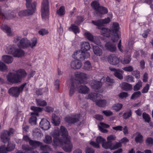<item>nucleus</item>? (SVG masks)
Returning a JSON list of instances; mask_svg holds the SVG:
<instances>
[{
	"label": "nucleus",
	"mask_w": 153,
	"mask_h": 153,
	"mask_svg": "<svg viewBox=\"0 0 153 153\" xmlns=\"http://www.w3.org/2000/svg\"><path fill=\"white\" fill-rule=\"evenodd\" d=\"M119 28L118 23H114L111 30L103 27L100 29L101 30L100 32L102 36L107 37H109L113 42H115L117 41L119 38L117 33Z\"/></svg>",
	"instance_id": "nucleus-1"
},
{
	"label": "nucleus",
	"mask_w": 153,
	"mask_h": 153,
	"mask_svg": "<svg viewBox=\"0 0 153 153\" xmlns=\"http://www.w3.org/2000/svg\"><path fill=\"white\" fill-rule=\"evenodd\" d=\"M27 74L23 69H19L13 73H10L7 76V80L12 83L20 82L22 79L25 78Z\"/></svg>",
	"instance_id": "nucleus-2"
},
{
	"label": "nucleus",
	"mask_w": 153,
	"mask_h": 153,
	"mask_svg": "<svg viewBox=\"0 0 153 153\" xmlns=\"http://www.w3.org/2000/svg\"><path fill=\"white\" fill-rule=\"evenodd\" d=\"M82 84H84L79 83V81L77 80H72L70 87L69 96L70 97L72 96L76 89L78 90L79 93L84 94H87L89 91V89L86 86Z\"/></svg>",
	"instance_id": "nucleus-3"
},
{
	"label": "nucleus",
	"mask_w": 153,
	"mask_h": 153,
	"mask_svg": "<svg viewBox=\"0 0 153 153\" xmlns=\"http://www.w3.org/2000/svg\"><path fill=\"white\" fill-rule=\"evenodd\" d=\"M60 130L62 133V136L65 137L63 145H62L63 149L66 152H70L72 150L73 146L70 141L67 130L63 126L60 127Z\"/></svg>",
	"instance_id": "nucleus-4"
},
{
	"label": "nucleus",
	"mask_w": 153,
	"mask_h": 153,
	"mask_svg": "<svg viewBox=\"0 0 153 153\" xmlns=\"http://www.w3.org/2000/svg\"><path fill=\"white\" fill-rule=\"evenodd\" d=\"M32 0H26V7L27 10L20 11L18 14L20 16H30L33 14L36 10V3L34 1L31 4Z\"/></svg>",
	"instance_id": "nucleus-5"
},
{
	"label": "nucleus",
	"mask_w": 153,
	"mask_h": 153,
	"mask_svg": "<svg viewBox=\"0 0 153 153\" xmlns=\"http://www.w3.org/2000/svg\"><path fill=\"white\" fill-rule=\"evenodd\" d=\"M37 42V38H33L30 42L26 38H22L20 41L17 43L18 46L21 48H26L29 47L33 48L36 46Z\"/></svg>",
	"instance_id": "nucleus-6"
},
{
	"label": "nucleus",
	"mask_w": 153,
	"mask_h": 153,
	"mask_svg": "<svg viewBox=\"0 0 153 153\" xmlns=\"http://www.w3.org/2000/svg\"><path fill=\"white\" fill-rule=\"evenodd\" d=\"M92 7L95 10L94 14L97 16L107 13L108 10L107 8L100 5L98 2L97 1H92L91 4Z\"/></svg>",
	"instance_id": "nucleus-7"
},
{
	"label": "nucleus",
	"mask_w": 153,
	"mask_h": 153,
	"mask_svg": "<svg viewBox=\"0 0 153 153\" xmlns=\"http://www.w3.org/2000/svg\"><path fill=\"white\" fill-rule=\"evenodd\" d=\"M30 109L33 110V112L31 113L30 114L32 116L29 118V122L31 125H36V123L37 118L33 115L38 116L39 112H41L42 110V109L40 107L32 106L30 107Z\"/></svg>",
	"instance_id": "nucleus-8"
},
{
	"label": "nucleus",
	"mask_w": 153,
	"mask_h": 153,
	"mask_svg": "<svg viewBox=\"0 0 153 153\" xmlns=\"http://www.w3.org/2000/svg\"><path fill=\"white\" fill-rule=\"evenodd\" d=\"M90 56L89 53L85 52L81 50L76 51L74 53L73 56L74 59L79 61L84 60Z\"/></svg>",
	"instance_id": "nucleus-9"
},
{
	"label": "nucleus",
	"mask_w": 153,
	"mask_h": 153,
	"mask_svg": "<svg viewBox=\"0 0 153 153\" xmlns=\"http://www.w3.org/2000/svg\"><path fill=\"white\" fill-rule=\"evenodd\" d=\"M41 15L42 18L45 19L49 15V2L48 0H43L41 7Z\"/></svg>",
	"instance_id": "nucleus-10"
},
{
	"label": "nucleus",
	"mask_w": 153,
	"mask_h": 153,
	"mask_svg": "<svg viewBox=\"0 0 153 153\" xmlns=\"http://www.w3.org/2000/svg\"><path fill=\"white\" fill-rule=\"evenodd\" d=\"M26 84L25 83L19 87H14L10 88L8 90L9 94L15 97H18L20 92L23 91Z\"/></svg>",
	"instance_id": "nucleus-11"
},
{
	"label": "nucleus",
	"mask_w": 153,
	"mask_h": 153,
	"mask_svg": "<svg viewBox=\"0 0 153 153\" xmlns=\"http://www.w3.org/2000/svg\"><path fill=\"white\" fill-rule=\"evenodd\" d=\"M110 21V18L108 17L104 19H99L96 21L92 20V23L97 27V28L100 29L103 27L105 25L108 23Z\"/></svg>",
	"instance_id": "nucleus-12"
},
{
	"label": "nucleus",
	"mask_w": 153,
	"mask_h": 153,
	"mask_svg": "<svg viewBox=\"0 0 153 153\" xmlns=\"http://www.w3.org/2000/svg\"><path fill=\"white\" fill-rule=\"evenodd\" d=\"M76 79L74 80H77L79 83L85 84L87 83L86 80L87 79L86 74L83 73H79L76 74Z\"/></svg>",
	"instance_id": "nucleus-13"
},
{
	"label": "nucleus",
	"mask_w": 153,
	"mask_h": 153,
	"mask_svg": "<svg viewBox=\"0 0 153 153\" xmlns=\"http://www.w3.org/2000/svg\"><path fill=\"white\" fill-rule=\"evenodd\" d=\"M107 60L110 64L113 65H117L120 62L118 58L114 54L109 55L108 57Z\"/></svg>",
	"instance_id": "nucleus-14"
},
{
	"label": "nucleus",
	"mask_w": 153,
	"mask_h": 153,
	"mask_svg": "<svg viewBox=\"0 0 153 153\" xmlns=\"http://www.w3.org/2000/svg\"><path fill=\"white\" fill-rule=\"evenodd\" d=\"M80 115V114H77L71 117H66L65 119L66 121L69 123L73 124L79 121Z\"/></svg>",
	"instance_id": "nucleus-15"
},
{
	"label": "nucleus",
	"mask_w": 153,
	"mask_h": 153,
	"mask_svg": "<svg viewBox=\"0 0 153 153\" xmlns=\"http://www.w3.org/2000/svg\"><path fill=\"white\" fill-rule=\"evenodd\" d=\"M40 127L45 130H48L50 128L49 122L45 119H42L39 123Z\"/></svg>",
	"instance_id": "nucleus-16"
},
{
	"label": "nucleus",
	"mask_w": 153,
	"mask_h": 153,
	"mask_svg": "<svg viewBox=\"0 0 153 153\" xmlns=\"http://www.w3.org/2000/svg\"><path fill=\"white\" fill-rule=\"evenodd\" d=\"M105 141V140L102 138L101 136L98 137L96 139V142L97 143L94 141H92L90 142V144L93 146L98 148L100 147L99 144L100 143H102L104 142Z\"/></svg>",
	"instance_id": "nucleus-17"
},
{
	"label": "nucleus",
	"mask_w": 153,
	"mask_h": 153,
	"mask_svg": "<svg viewBox=\"0 0 153 153\" xmlns=\"http://www.w3.org/2000/svg\"><path fill=\"white\" fill-rule=\"evenodd\" d=\"M16 15L13 13H11L7 16L6 13L0 10V18L3 19L4 18L9 19L16 17Z\"/></svg>",
	"instance_id": "nucleus-18"
},
{
	"label": "nucleus",
	"mask_w": 153,
	"mask_h": 153,
	"mask_svg": "<svg viewBox=\"0 0 153 153\" xmlns=\"http://www.w3.org/2000/svg\"><path fill=\"white\" fill-rule=\"evenodd\" d=\"M1 141L4 143L7 142L10 140V136L8 135L7 131L4 130L2 132L1 135Z\"/></svg>",
	"instance_id": "nucleus-19"
},
{
	"label": "nucleus",
	"mask_w": 153,
	"mask_h": 153,
	"mask_svg": "<svg viewBox=\"0 0 153 153\" xmlns=\"http://www.w3.org/2000/svg\"><path fill=\"white\" fill-rule=\"evenodd\" d=\"M91 88L94 89H98L100 88L102 85V82L100 81H97L94 80L91 81L90 83Z\"/></svg>",
	"instance_id": "nucleus-20"
},
{
	"label": "nucleus",
	"mask_w": 153,
	"mask_h": 153,
	"mask_svg": "<svg viewBox=\"0 0 153 153\" xmlns=\"http://www.w3.org/2000/svg\"><path fill=\"white\" fill-rule=\"evenodd\" d=\"M105 45L106 49L111 52H114L116 50V46L113 43L108 42L105 43Z\"/></svg>",
	"instance_id": "nucleus-21"
},
{
	"label": "nucleus",
	"mask_w": 153,
	"mask_h": 153,
	"mask_svg": "<svg viewBox=\"0 0 153 153\" xmlns=\"http://www.w3.org/2000/svg\"><path fill=\"white\" fill-rule=\"evenodd\" d=\"M71 67L74 69H78L81 68L82 63L80 61L77 60L72 61L71 64Z\"/></svg>",
	"instance_id": "nucleus-22"
},
{
	"label": "nucleus",
	"mask_w": 153,
	"mask_h": 153,
	"mask_svg": "<svg viewBox=\"0 0 153 153\" xmlns=\"http://www.w3.org/2000/svg\"><path fill=\"white\" fill-rule=\"evenodd\" d=\"M51 122L54 126H58L60 123V118L55 114H53L52 117Z\"/></svg>",
	"instance_id": "nucleus-23"
},
{
	"label": "nucleus",
	"mask_w": 153,
	"mask_h": 153,
	"mask_svg": "<svg viewBox=\"0 0 153 153\" xmlns=\"http://www.w3.org/2000/svg\"><path fill=\"white\" fill-rule=\"evenodd\" d=\"M33 135L36 138H41L43 135L41 131L38 128H35L33 130Z\"/></svg>",
	"instance_id": "nucleus-24"
},
{
	"label": "nucleus",
	"mask_w": 153,
	"mask_h": 153,
	"mask_svg": "<svg viewBox=\"0 0 153 153\" xmlns=\"http://www.w3.org/2000/svg\"><path fill=\"white\" fill-rule=\"evenodd\" d=\"M135 134L136 136L135 138V141L137 143H141L143 142V137L140 132H137Z\"/></svg>",
	"instance_id": "nucleus-25"
},
{
	"label": "nucleus",
	"mask_w": 153,
	"mask_h": 153,
	"mask_svg": "<svg viewBox=\"0 0 153 153\" xmlns=\"http://www.w3.org/2000/svg\"><path fill=\"white\" fill-rule=\"evenodd\" d=\"M81 50L85 52L89 50L90 48L89 43L87 42H83L81 44Z\"/></svg>",
	"instance_id": "nucleus-26"
},
{
	"label": "nucleus",
	"mask_w": 153,
	"mask_h": 153,
	"mask_svg": "<svg viewBox=\"0 0 153 153\" xmlns=\"http://www.w3.org/2000/svg\"><path fill=\"white\" fill-rule=\"evenodd\" d=\"M93 51L95 54L100 56L102 54V51L98 46L97 45L93 46Z\"/></svg>",
	"instance_id": "nucleus-27"
},
{
	"label": "nucleus",
	"mask_w": 153,
	"mask_h": 153,
	"mask_svg": "<svg viewBox=\"0 0 153 153\" xmlns=\"http://www.w3.org/2000/svg\"><path fill=\"white\" fill-rule=\"evenodd\" d=\"M62 136L63 137V140L59 138L58 137L57 138H53V141L55 145L58 146H62L63 145L64 138H65V137H64L63 136Z\"/></svg>",
	"instance_id": "nucleus-28"
},
{
	"label": "nucleus",
	"mask_w": 153,
	"mask_h": 153,
	"mask_svg": "<svg viewBox=\"0 0 153 153\" xmlns=\"http://www.w3.org/2000/svg\"><path fill=\"white\" fill-rule=\"evenodd\" d=\"M25 52L23 50L16 48L13 56L15 57H20L23 56Z\"/></svg>",
	"instance_id": "nucleus-29"
},
{
	"label": "nucleus",
	"mask_w": 153,
	"mask_h": 153,
	"mask_svg": "<svg viewBox=\"0 0 153 153\" xmlns=\"http://www.w3.org/2000/svg\"><path fill=\"white\" fill-rule=\"evenodd\" d=\"M3 61L9 64L12 62L13 61V58L11 56L9 55L3 56L2 58Z\"/></svg>",
	"instance_id": "nucleus-30"
},
{
	"label": "nucleus",
	"mask_w": 153,
	"mask_h": 153,
	"mask_svg": "<svg viewBox=\"0 0 153 153\" xmlns=\"http://www.w3.org/2000/svg\"><path fill=\"white\" fill-rule=\"evenodd\" d=\"M122 88L124 90L128 91L132 88V85L127 82H123L121 84Z\"/></svg>",
	"instance_id": "nucleus-31"
},
{
	"label": "nucleus",
	"mask_w": 153,
	"mask_h": 153,
	"mask_svg": "<svg viewBox=\"0 0 153 153\" xmlns=\"http://www.w3.org/2000/svg\"><path fill=\"white\" fill-rule=\"evenodd\" d=\"M41 142L38 141H35L31 140L30 141L29 143V145L31 146L36 148L37 147L41 145Z\"/></svg>",
	"instance_id": "nucleus-32"
},
{
	"label": "nucleus",
	"mask_w": 153,
	"mask_h": 153,
	"mask_svg": "<svg viewBox=\"0 0 153 153\" xmlns=\"http://www.w3.org/2000/svg\"><path fill=\"white\" fill-rule=\"evenodd\" d=\"M16 49L14 46H10L7 48L6 52L7 53L9 54H13Z\"/></svg>",
	"instance_id": "nucleus-33"
},
{
	"label": "nucleus",
	"mask_w": 153,
	"mask_h": 153,
	"mask_svg": "<svg viewBox=\"0 0 153 153\" xmlns=\"http://www.w3.org/2000/svg\"><path fill=\"white\" fill-rule=\"evenodd\" d=\"M1 28L3 30L7 33L8 35H10L11 34L10 28L7 25H2Z\"/></svg>",
	"instance_id": "nucleus-34"
},
{
	"label": "nucleus",
	"mask_w": 153,
	"mask_h": 153,
	"mask_svg": "<svg viewBox=\"0 0 153 153\" xmlns=\"http://www.w3.org/2000/svg\"><path fill=\"white\" fill-rule=\"evenodd\" d=\"M112 146V142L108 140L107 142H104L102 144V147L106 149H111Z\"/></svg>",
	"instance_id": "nucleus-35"
},
{
	"label": "nucleus",
	"mask_w": 153,
	"mask_h": 153,
	"mask_svg": "<svg viewBox=\"0 0 153 153\" xmlns=\"http://www.w3.org/2000/svg\"><path fill=\"white\" fill-rule=\"evenodd\" d=\"M69 29L70 31H73L75 34L79 33V28L77 26L74 24H71V27H69Z\"/></svg>",
	"instance_id": "nucleus-36"
},
{
	"label": "nucleus",
	"mask_w": 153,
	"mask_h": 153,
	"mask_svg": "<svg viewBox=\"0 0 153 153\" xmlns=\"http://www.w3.org/2000/svg\"><path fill=\"white\" fill-rule=\"evenodd\" d=\"M44 142L46 144H50L52 141V139L51 137L48 135L45 136V138L43 140Z\"/></svg>",
	"instance_id": "nucleus-37"
},
{
	"label": "nucleus",
	"mask_w": 153,
	"mask_h": 153,
	"mask_svg": "<svg viewBox=\"0 0 153 153\" xmlns=\"http://www.w3.org/2000/svg\"><path fill=\"white\" fill-rule=\"evenodd\" d=\"M123 105L121 103H117L114 104L112 108L116 111H120L122 108Z\"/></svg>",
	"instance_id": "nucleus-38"
},
{
	"label": "nucleus",
	"mask_w": 153,
	"mask_h": 153,
	"mask_svg": "<svg viewBox=\"0 0 153 153\" xmlns=\"http://www.w3.org/2000/svg\"><path fill=\"white\" fill-rule=\"evenodd\" d=\"M96 103L99 107H104L106 105V102L105 100H100L96 101Z\"/></svg>",
	"instance_id": "nucleus-39"
},
{
	"label": "nucleus",
	"mask_w": 153,
	"mask_h": 153,
	"mask_svg": "<svg viewBox=\"0 0 153 153\" xmlns=\"http://www.w3.org/2000/svg\"><path fill=\"white\" fill-rule=\"evenodd\" d=\"M36 100L37 105L40 106H45L47 105V103L45 100L41 99H36Z\"/></svg>",
	"instance_id": "nucleus-40"
},
{
	"label": "nucleus",
	"mask_w": 153,
	"mask_h": 153,
	"mask_svg": "<svg viewBox=\"0 0 153 153\" xmlns=\"http://www.w3.org/2000/svg\"><path fill=\"white\" fill-rule=\"evenodd\" d=\"M142 117L143 119L145 120V122L149 123L150 121L151 118L149 115L145 112L143 113Z\"/></svg>",
	"instance_id": "nucleus-41"
},
{
	"label": "nucleus",
	"mask_w": 153,
	"mask_h": 153,
	"mask_svg": "<svg viewBox=\"0 0 153 153\" xmlns=\"http://www.w3.org/2000/svg\"><path fill=\"white\" fill-rule=\"evenodd\" d=\"M141 94V93L140 91L135 92L132 95L131 99L134 100L137 98L140 97Z\"/></svg>",
	"instance_id": "nucleus-42"
},
{
	"label": "nucleus",
	"mask_w": 153,
	"mask_h": 153,
	"mask_svg": "<svg viewBox=\"0 0 153 153\" xmlns=\"http://www.w3.org/2000/svg\"><path fill=\"white\" fill-rule=\"evenodd\" d=\"M145 142L147 146H152L153 145V138L151 137H148L146 139Z\"/></svg>",
	"instance_id": "nucleus-43"
},
{
	"label": "nucleus",
	"mask_w": 153,
	"mask_h": 153,
	"mask_svg": "<svg viewBox=\"0 0 153 153\" xmlns=\"http://www.w3.org/2000/svg\"><path fill=\"white\" fill-rule=\"evenodd\" d=\"M120 71H119L118 70L117 71H116L114 73V75L116 77L119 79H123V76L122 74L119 72ZM120 72L122 73L123 72V71L122 70H121L120 71Z\"/></svg>",
	"instance_id": "nucleus-44"
},
{
	"label": "nucleus",
	"mask_w": 153,
	"mask_h": 153,
	"mask_svg": "<svg viewBox=\"0 0 153 153\" xmlns=\"http://www.w3.org/2000/svg\"><path fill=\"white\" fill-rule=\"evenodd\" d=\"M51 134L53 138L58 137L59 135V132L58 129H55L51 133Z\"/></svg>",
	"instance_id": "nucleus-45"
},
{
	"label": "nucleus",
	"mask_w": 153,
	"mask_h": 153,
	"mask_svg": "<svg viewBox=\"0 0 153 153\" xmlns=\"http://www.w3.org/2000/svg\"><path fill=\"white\" fill-rule=\"evenodd\" d=\"M131 110L129 109L128 111L125 113L123 115L124 119H127L130 117L131 115Z\"/></svg>",
	"instance_id": "nucleus-46"
},
{
	"label": "nucleus",
	"mask_w": 153,
	"mask_h": 153,
	"mask_svg": "<svg viewBox=\"0 0 153 153\" xmlns=\"http://www.w3.org/2000/svg\"><path fill=\"white\" fill-rule=\"evenodd\" d=\"M65 8L63 6H61L59 9L57 10V13L59 16H62L65 13Z\"/></svg>",
	"instance_id": "nucleus-47"
},
{
	"label": "nucleus",
	"mask_w": 153,
	"mask_h": 153,
	"mask_svg": "<svg viewBox=\"0 0 153 153\" xmlns=\"http://www.w3.org/2000/svg\"><path fill=\"white\" fill-rule=\"evenodd\" d=\"M85 37L89 40L91 42H94V38L93 36L89 33H85Z\"/></svg>",
	"instance_id": "nucleus-48"
},
{
	"label": "nucleus",
	"mask_w": 153,
	"mask_h": 153,
	"mask_svg": "<svg viewBox=\"0 0 153 153\" xmlns=\"http://www.w3.org/2000/svg\"><path fill=\"white\" fill-rule=\"evenodd\" d=\"M97 94L96 93H91L88 95V99L94 101L96 100Z\"/></svg>",
	"instance_id": "nucleus-49"
},
{
	"label": "nucleus",
	"mask_w": 153,
	"mask_h": 153,
	"mask_svg": "<svg viewBox=\"0 0 153 153\" xmlns=\"http://www.w3.org/2000/svg\"><path fill=\"white\" fill-rule=\"evenodd\" d=\"M142 82L141 81H139L136 85L134 87V91H137L140 89L142 87Z\"/></svg>",
	"instance_id": "nucleus-50"
},
{
	"label": "nucleus",
	"mask_w": 153,
	"mask_h": 153,
	"mask_svg": "<svg viewBox=\"0 0 153 153\" xmlns=\"http://www.w3.org/2000/svg\"><path fill=\"white\" fill-rule=\"evenodd\" d=\"M8 142V144L7 148L8 151H10L14 149L15 148V145L14 144L11 143L9 141Z\"/></svg>",
	"instance_id": "nucleus-51"
},
{
	"label": "nucleus",
	"mask_w": 153,
	"mask_h": 153,
	"mask_svg": "<svg viewBox=\"0 0 153 153\" xmlns=\"http://www.w3.org/2000/svg\"><path fill=\"white\" fill-rule=\"evenodd\" d=\"M91 64L88 61H87L84 63L83 68L85 70H88L91 68Z\"/></svg>",
	"instance_id": "nucleus-52"
},
{
	"label": "nucleus",
	"mask_w": 153,
	"mask_h": 153,
	"mask_svg": "<svg viewBox=\"0 0 153 153\" xmlns=\"http://www.w3.org/2000/svg\"><path fill=\"white\" fill-rule=\"evenodd\" d=\"M131 60V59L129 56H126L122 60L121 62L123 64L129 63Z\"/></svg>",
	"instance_id": "nucleus-53"
},
{
	"label": "nucleus",
	"mask_w": 153,
	"mask_h": 153,
	"mask_svg": "<svg viewBox=\"0 0 153 153\" xmlns=\"http://www.w3.org/2000/svg\"><path fill=\"white\" fill-rule=\"evenodd\" d=\"M7 67L6 65L2 62H0V70L2 71H5L6 70Z\"/></svg>",
	"instance_id": "nucleus-54"
},
{
	"label": "nucleus",
	"mask_w": 153,
	"mask_h": 153,
	"mask_svg": "<svg viewBox=\"0 0 153 153\" xmlns=\"http://www.w3.org/2000/svg\"><path fill=\"white\" fill-rule=\"evenodd\" d=\"M122 69L124 71L127 72H131L133 71V68L131 66L123 67L122 68Z\"/></svg>",
	"instance_id": "nucleus-55"
},
{
	"label": "nucleus",
	"mask_w": 153,
	"mask_h": 153,
	"mask_svg": "<svg viewBox=\"0 0 153 153\" xmlns=\"http://www.w3.org/2000/svg\"><path fill=\"white\" fill-rule=\"evenodd\" d=\"M122 146V144L121 143H117L116 144L114 145L111 148V150H113L115 149H116L119 147H120Z\"/></svg>",
	"instance_id": "nucleus-56"
},
{
	"label": "nucleus",
	"mask_w": 153,
	"mask_h": 153,
	"mask_svg": "<svg viewBox=\"0 0 153 153\" xmlns=\"http://www.w3.org/2000/svg\"><path fill=\"white\" fill-rule=\"evenodd\" d=\"M8 151L7 147L4 145H2L0 147V153H6Z\"/></svg>",
	"instance_id": "nucleus-57"
},
{
	"label": "nucleus",
	"mask_w": 153,
	"mask_h": 153,
	"mask_svg": "<svg viewBox=\"0 0 153 153\" xmlns=\"http://www.w3.org/2000/svg\"><path fill=\"white\" fill-rule=\"evenodd\" d=\"M22 149L26 151H29L31 150V149L30 147L28 145L23 144L22 146Z\"/></svg>",
	"instance_id": "nucleus-58"
},
{
	"label": "nucleus",
	"mask_w": 153,
	"mask_h": 153,
	"mask_svg": "<svg viewBox=\"0 0 153 153\" xmlns=\"http://www.w3.org/2000/svg\"><path fill=\"white\" fill-rule=\"evenodd\" d=\"M125 78L126 80L128 82H134L133 79L134 78L131 75L127 76L125 77Z\"/></svg>",
	"instance_id": "nucleus-59"
},
{
	"label": "nucleus",
	"mask_w": 153,
	"mask_h": 153,
	"mask_svg": "<svg viewBox=\"0 0 153 153\" xmlns=\"http://www.w3.org/2000/svg\"><path fill=\"white\" fill-rule=\"evenodd\" d=\"M102 113L106 116H110L112 115L113 112L109 110H105L102 111Z\"/></svg>",
	"instance_id": "nucleus-60"
},
{
	"label": "nucleus",
	"mask_w": 153,
	"mask_h": 153,
	"mask_svg": "<svg viewBox=\"0 0 153 153\" xmlns=\"http://www.w3.org/2000/svg\"><path fill=\"white\" fill-rule=\"evenodd\" d=\"M132 74L137 79H139L140 77V72L136 70L134 71Z\"/></svg>",
	"instance_id": "nucleus-61"
},
{
	"label": "nucleus",
	"mask_w": 153,
	"mask_h": 153,
	"mask_svg": "<svg viewBox=\"0 0 153 153\" xmlns=\"http://www.w3.org/2000/svg\"><path fill=\"white\" fill-rule=\"evenodd\" d=\"M39 34L42 36L46 35L48 33V32L45 29H41L39 31Z\"/></svg>",
	"instance_id": "nucleus-62"
},
{
	"label": "nucleus",
	"mask_w": 153,
	"mask_h": 153,
	"mask_svg": "<svg viewBox=\"0 0 153 153\" xmlns=\"http://www.w3.org/2000/svg\"><path fill=\"white\" fill-rule=\"evenodd\" d=\"M128 93L126 92H122L120 93L118 95L119 97L121 98H123L128 97Z\"/></svg>",
	"instance_id": "nucleus-63"
},
{
	"label": "nucleus",
	"mask_w": 153,
	"mask_h": 153,
	"mask_svg": "<svg viewBox=\"0 0 153 153\" xmlns=\"http://www.w3.org/2000/svg\"><path fill=\"white\" fill-rule=\"evenodd\" d=\"M149 88V85L148 84L146 85V86L144 87L142 90V92L143 93H147Z\"/></svg>",
	"instance_id": "nucleus-64"
}]
</instances>
